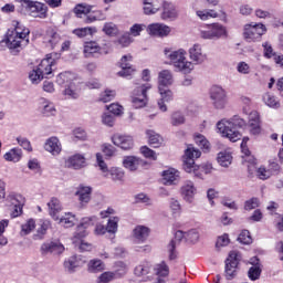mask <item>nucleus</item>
I'll use <instances>...</instances> for the list:
<instances>
[{
	"label": "nucleus",
	"mask_w": 283,
	"mask_h": 283,
	"mask_svg": "<svg viewBox=\"0 0 283 283\" xmlns=\"http://www.w3.org/2000/svg\"><path fill=\"white\" fill-rule=\"evenodd\" d=\"M12 27L8 29L2 43H6L11 52L18 53L30 44V29L17 20L12 21Z\"/></svg>",
	"instance_id": "f257e3e1"
},
{
	"label": "nucleus",
	"mask_w": 283,
	"mask_h": 283,
	"mask_svg": "<svg viewBox=\"0 0 283 283\" xmlns=\"http://www.w3.org/2000/svg\"><path fill=\"white\" fill-rule=\"evenodd\" d=\"M201 156L202 153L199 149L192 145L188 146L184 156V169L187 174H195L197 178H200L201 176H208V174L213 171V166L211 164H203L201 166L196 165V158H200Z\"/></svg>",
	"instance_id": "f03ea898"
},
{
	"label": "nucleus",
	"mask_w": 283,
	"mask_h": 283,
	"mask_svg": "<svg viewBox=\"0 0 283 283\" xmlns=\"http://www.w3.org/2000/svg\"><path fill=\"white\" fill-rule=\"evenodd\" d=\"M54 56H56L54 53L46 54V56L41 60L36 67L29 73V80L31 83H33V85H39L43 78L54 76L53 72L56 67V63L59 62V60H56Z\"/></svg>",
	"instance_id": "7ed1b4c3"
},
{
	"label": "nucleus",
	"mask_w": 283,
	"mask_h": 283,
	"mask_svg": "<svg viewBox=\"0 0 283 283\" xmlns=\"http://www.w3.org/2000/svg\"><path fill=\"white\" fill-rule=\"evenodd\" d=\"M247 127V122L240 116L235 115L232 120H220L217 123V128L224 138H229L231 143H238L242 138V134L238 130Z\"/></svg>",
	"instance_id": "20e7f679"
},
{
	"label": "nucleus",
	"mask_w": 283,
	"mask_h": 283,
	"mask_svg": "<svg viewBox=\"0 0 283 283\" xmlns=\"http://www.w3.org/2000/svg\"><path fill=\"white\" fill-rule=\"evenodd\" d=\"M164 54L169 60L170 65H174L177 72H182L184 74H191V72L193 71V63L187 61V51H185V49H179L172 52L169 49H165Z\"/></svg>",
	"instance_id": "39448f33"
},
{
	"label": "nucleus",
	"mask_w": 283,
	"mask_h": 283,
	"mask_svg": "<svg viewBox=\"0 0 283 283\" xmlns=\"http://www.w3.org/2000/svg\"><path fill=\"white\" fill-rule=\"evenodd\" d=\"M266 34V25L263 23H250L245 24L243 28V39L248 43H255L262 41V36Z\"/></svg>",
	"instance_id": "423d86ee"
},
{
	"label": "nucleus",
	"mask_w": 283,
	"mask_h": 283,
	"mask_svg": "<svg viewBox=\"0 0 283 283\" xmlns=\"http://www.w3.org/2000/svg\"><path fill=\"white\" fill-rule=\"evenodd\" d=\"M151 90V84H140L137 86L130 95L132 104L135 107V109H140L142 107H145L149 101L147 97V92Z\"/></svg>",
	"instance_id": "0eeeda50"
},
{
	"label": "nucleus",
	"mask_w": 283,
	"mask_h": 283,
	"mask_svg": "<svg viewBox=\"0 0 283 283\" xmlns=\"http://www.w3.org/2000/svg\"><path fill=\"white\" fill-rule=\"evenodd\" d=\"M20 3H24L27 12L33 19H48V6L43 2L32 0H17Z\"/></svg>",
	"instance_id": "6e6552de"
},
{
	"label": "nucleus",
	"mask_w": 283,
	"mask_h": 283,
	"mask_svg": "<svg viewBox=\"0 0 283 283\" xmlns=\"http://www.w3.org/2000/svg\"><path fill=\"white\" fill-rule=\"evenodd\" d=\"M201 39H222L227 36V28L220 23L208 24L205 30L200 31Z\"/></svg>",
	"instance_id": "1a4fd4ad"
},
{
	"label": "nucleus",
	"mask_w": 283,
	"mask_h": 283,
	"mask_svg": "<svg viewBox=\"0 0 283 283\" xmlns=\"http://www.w3.org/2000/svg\"><path fill=\"white\" fill-rule=\"evenodd\" d=\"M210 98L216 109H224L227 107V92L218 85H214L210 90Z\"/></svg>",
	"instance_id": "9d476101"
},
{
	"label": "nucleus",
	"mask_w": 283,
	"mask_h": 283,
	"mask_svg": "<svg viewBox=\"0 0 283 283\" xmlns=\"http://www.w3.org/2000/svg\"><path fill=\"white\" fill-rule=\"evenodd\" d=\"M132 61H134V56L132 54L122 56L118 62V67H120V71L117 72V76H120L122 78H129V76L136 72V67L132 65Z\"/></svg>",
	"instance_id": "9b49d317"
},
{
	"label": "nucleus",
	"mask_w": 283,
	"mask_h": 283,
	"mask_svg": "<svg viewBox=\"0 0 283 283\" xmlns=\"http://www.w3.org/2000/svg\"><path fill=\"white\" fill-rule=\"evenodd\" d=\"M239 263H240V253L238 251L230 252L228 259L226 260L227 280H233L235 277Z\"/></svg>",
	"instance_id": "f8f14e48"
},
{
	"label": "nucleus",
	"mask_w": 283,
	"mask_h": 283,
	"mask_svg": "<svg viewBox=\"0 0 283 283\" xmlns=\"http://www.w3.org/2000/svg\"><path fill=\"white\" fill-rule=\"evenodd\" d=\"M115 214L116 210H114V208H107L106 210L99 212L101 218H108V221L106 223L107 233H116L118 231V222H120V218L111 217Z\"/></svg>",
	"instance_id": "ddd939ff"
},
{
	"label": "nucleus",
	"mask_w": 283,
	"mask_h": 283,
	"mask_svg": "<svg viewBox=\"0 0 283 283\" xmlns=\"http://www.w3.org/2000/svg\"><path fill=\"white\" fill-rule=\"evenodd\" d=\"M281 169L280 164L276 161H269L268 168L264 166L258 168V166H255L254 174H256L259 178L261 176H263V178H271V176H277Z\"/></svg>",
	"instance_id": "4468645a"
},
{
	"label": "nucleus",
	"mask_w": 283,
	"mask_h": 283,
	"mask_svg": "<svg viewBox=\"0 0 283 283\" xmlns=\"http://www.w3.org/2000/svg\"><path fill=\"white\" fill-rule=\"evenodd\" d=\"M198 193V188H196V185H193L192 181L186 182L180 188V195L182 200L187 202L188 205H193V201L196 200V196Z\"/></svg>",
	"instance_id": "2eb2a0df"
},
{
	"label": "nucleus",
	"mask_w": 283,
	"mask_h": 283,
	"mask_svg": "<svg viewBox=\"0 0 283 283\" xmlns=\"http://www.w3.org/2000/svg\"><path fill=\"white\" fill-rule=\"evenodd\" d=\"M123 165L129 171H138V169H145L149 167V163L143 160L136 156H127L124 158Z\"/></svg>",
	"instance_id": "dca6fc26"
},
{
	"label": "nucleus",
	"mask_w": 283,
	"mask_h": 283,
	"mask_svg": "<svg viewBox=\"0 0 283 283\" xmlns=\"http://www.w3.org/2000/svg\"><path fill=\"white\" fill-rule=\"evenodd\" d=\"M96 222H98V218L95 216L83 218L75 231L76 238H87L86 229H90V227H94V224H96Z\"/></svg>",
	"instance_id": "f3484780"
},
{
	"label": "nucleus",
	"mask_w": 283,
	"mask_h": 283,
	"mask_svg": "<svg viewBox=\"0 0 283 283\" xmlns=\"http://www.w3.org/2000/svg\"><path fill=\"white\" fill-rule=\"evenodd\" d=\"M147 32L150 34V36H159L163 39L165 36H169L171 33V28L164 23H151L148 25Z\"/></svg>",
	"instance_id": "a211bd4d"
},
{
	"label": "nucleus",
	"mask_w": 283,
	"mask_h": 283,
	"mask_svg": "<svg viewBox=\"0 0 283 283\" xmlns=\"http://www.w3.org/2000/svg\"><path fill=\"white\" fill-rule=\"evenodd\" d=\"M247 127L251 136H260V134H262V120H260V115L258 113L250 114Z\"/></svg>",
	"instance_id": "6ab92c4d"
},
{
	"label": "nucleus",
	"mask_w": 283,
	"mask_h": 283,
	"mask_svg": "<svg viewBox=\"0 0 283 283\" xmlns=\"http://www.w3.org/2000/svg\"><path fill=\"white\" fill-rule=\"evenodd\" d=\"M57 85H61V87H66L64 90L65 96H72V72L65 71L57 75L56 77Z\"/></svg>",
	"instance_id": "aec40b11"
},
{
	"label": "nucleus",
	"mask_w": 283,
	"mask_h": 283,
	"mask_svg": "<svg viewBox=\"0 0 283 283\" xmlns=\"http://www.w3.org/2000/svg\"><path fill=\"white\" fill-rule=\"evenodd\" d=\"M113 145L120 147V149L127 150L134 147V138L129 135L115 134L112 137Z\"/></svg>",
	"instance_id": "412c9836"
},
{
	"label": "nucleus",
	"mask_w": 283,
	"mask_h": 283,
	"mask_svg": "<svg viewBox=\"0 0 283 283\" xmlns=\"http://www.w3.org/2000/svg\"><path fill=\"white\" fill-rule=\"evenodd\" d=\"M241 151L247 157L244 159L243 165L247 166L250 176H253V174H255V167L258 166V159H255V157L251 156V150H249V146L247 144L241 145Z\"/></svg>",
	"instance_id": "4be33fe9"
},
{
	"label": "nucleus",
	"mask_w": 283,
	"mask_h": 283,
	"mask_svg": "<svg viewBox=\"0 0 283 283\" xmlns=\"http://www.w3.org/2000/svg\"><path fill=\"white\" fill-rule=\"evenodd\" d=\"M75 196L78 199L80 207H85L92 200V187L80 186L76 189Z\"/></svg>",
	"instance_id": "5701e85b"
},
{
	"label": "nucleus",
	"mask_w": 283,
	"mask_h": 283,
	"mask_svg": "<svg viewBox=\"0 0 283 283\" xmlns=\"http://www.w3.org/2000/svg\"><path fill=\"white\" fill-rule=\"evenodd\" d=\"M45 151H49L52 156H59L61 151H63V147L61 145V140L57 137L53 136L45 140L44 143Z\"/></svg>",
	"instance_id": "b1692460"
},
{
	"label": "nucleus",
	"mask_w": 283,
	"mask_h": 283,
	"mask_svg": "<svg viewBox=\"0 0 283 283\" xmlns=\"http://www.w3.org/2000/svg\"><path fill=\"white\" fill-rule=\"evenodd\" d=\"M250 264H252V266L248 271V276L252 282H255V280H260V275H262V265L260 264V260L255 256L250 259Z\"/></svg>",
	"instance_id": "393cba45"
},
{
	"label": "nucleus",
	"mask_w": 283,
	"mask_h": 283,
	"mask_svg": "<svg viewBox=\"0 0 283 283\" xmlns=\"http://www.w3.org/2000/svg\"><path fill=\"white\" fill-rule=\"evenodd\" d=\"M43 43H46V45L54 49L59 43H61V35L54 29L50 28L44 34Z\"/></svg>",
	"instance_id": "a878e982"
},
{
	"label": "nucleus",
	"mask_w": 283,
	"mask_h": 283,
	"mask_svg": "<svg viewBox=\"0 0 283 283\" xmlns=\"http://www.w3.org/2000/svg\"><path fill=\"white\" fill-rule=\"evenodd\" d=\"M158 90L161 96V98L158 101V107L161 112H167V105H165V103L174 101V93L171 92V90H167L163 86H159Z\"/></svg>",
	"instance_id": "bb28decb"
},
{
	"label": "nucleus",
	"mask_w": 283,
	"mask_h": 283,
	"mask_svg": "<svg viewBox=\"0 0 283 283\" xmlns=\"http://www.w3.org/2000/svg\"><path fill=\"white\" fill-rule=\"evenodd\" d=\"M149 233H151V230L145 226H137L133 230V238L139 243L143 244V242H146L149 238Z\"/></svg>",
	"instance_id": "cd10ccee"
},
{
	"label": "nucleus",
	"mask_w": 283,
	"mask_h": 283,
	"mask_svg": "<svg viewBox=\"0 0 283 283\" xmlns=\"http://www.w3.org/2000/svg\"><path fill=\"white\" fill-rule=\"evenodd\" d=\"M178 17V12L176 11V7L171 2L165 1L163 3V13L161 19L167 21V19H176Z\"/></svg>",
	"instance_id": "c85d7f7f"
},
{
	"label": "nucleus",
	"mask_w": 283,
	"mask_h": 283,
	"mask_svg": "<svg viewBox=\"0 0 283 283\" xmlns=\"http://www.w3.org/2000/svg\"><path fill=\"white\" fill-rule=\"evenodd\" d=\"M189 56L195 63H202L205 59H207V55L202 54V46H200V44H193V46L189 49Z\"/></svg>",
	"instance_id": "c756f323"
},
{
	"label": "nucleus",
	"mask_w": 283,
	"mask_h": 283,
	"mask_svg": "<svg viewBox=\"0 0 283 283\" xmlns=\"http://www.w3.org/2000/svg\"><path fill=\"white\" fill-rule=\"evenodd\" d=\"M49 207V216L53 218V220H59V213H61V201L56 198H51V200L48 202Z\"/></svg>",
	"instance_id": "7c9ffc66"
},
{
	"label": "nucleus",
	"mask_w": 283,
	"mask_h": 283,
	"mask_svg": "<svg viewBox=\"0 0 283 283\" xmlns=\"http://www.w3.org/2000/svg\"><path fill=\"white\" fill-rule=\"evenodd\" d=\"M146 136L148 138L150 147L157 149L158 147H160V145H163V136H160V134L156 133L155 130H146Z\"/></svg>",
	"instance_id": "2f4dec72"
},
{
	"label": "nucleus",
	"mask_w": 283,
	"mask_h": 283,
	"mask_svg": "<svg viewBox=\"0 0 283 283\" xmlns=\"http://www.w3.org/2000/svg\"><path fill=\"white\" fill-rule=\"evenodd\" d=\"M182 240H186V232H184L182 230H178L175 232V241H170L168 249H169V259L170 260H175L176 259V254H174V249H176V244L177 242H182Z\"/></svg>",
	"instance_id": "473e14b6"
},
{
	"label": "nucleus",
	"mask_w": 283,
	"mask_h": 283,
	"mask_svg": "<svg viewBox=\"0 0 283 283\" xmlns=\"http://www.w3.org/2000/svg\"><path fill=\"white\" fill-rule=\"evenodd\" d=\"M158 81L159 87H167L168 85H171L174 83V75L171 74V71L164 70L159 72Z\"/></svg>",
	"instance_id": "72a5a7b5"
},
{
	"label": "nucleus",
	"mask_w": 283,
	"mask_h": 283,
	"mask_svg": "<svg viewBox=\"0 0 283 283\" xmlns=\"http://www.w3.org/2000/svg\"><path fill=\"white\" fill-rule=\"evenodd\" d=\"M23 158V150L21 148H12L4 154V160L8 163H19Z\"/></svg>",
	"instance_id": "f704fd0d"
},
{
	"label": "nucleus",
	"mask_w": 283,
	"mask_h": 283,
	"mask_svg": "<svg viewBox=\"0 0 283 283\" xmlns=\"http://www.w3.org/2000/svg\"><path fill=\"white\" fill-rule=\"evenodd\" d=\"M40 107L42 109L43 116H54L56 114V107L54 106V103L45 98H42Z\"/></svg>",
	"instance_id": "c9c22d12"
},
{
	"label": "nucleus",
	"mask_w": 283,
	"mask_h": 283,
	"mask_svg": "<svg viewBox=\"0 0 283 283\" xmlns=\"http://www.w3.org/2000/svg\"><path fill=\"white\" fill-rule=\"evenodd\" d=\"M83 238L85 237H76V234H74V239H73L74 247H76V249H78L80 251H92L93 249L92 243L85 241V239Z\"/></svg>",
	"instance_id": "e433bc0d"
},
{
	"label": "nucleus",
	"mask_w": 283,
	"mask_h": 283,
	"mask_svg": "<svg viewBox=\"0 0 283 283\" xmlns=\"http://www.w3.org/2000/svg\"><path fill=\"white\" fill-rule=\"evenodd\" d=\"M196 14L201 21H209V19H218L219 17L218 11L213 9L198 10L196 11Z\"/></svg>",
	"instance_id": "4c0bfd02"
},
{
	"label": "nucleus",
	"mask_w": 283,
	"mask_h": 283,
	"mask_svg": "<svg viewBox=\"0 0 283 283\" xmlns=\"http://www.w3.org/2000/svg\"><path fill=\"white\" fill-rule=\"evenodd\" d=\"M193 140L196 145H198V147L202 149V151H209V149L211 148V144L207 140V137H205V135L202 134H199V133L195 134Z\"/></svg>",
	"instance_id": "58836bf2"
},
{
	"label": "nucleus",
	"mask_w": 283,
	"mask_h": 283,
	"mask_svg": "<svg viewBox=\"0 0 283 283\" xmlns=\"http://www.w3.org/2000/svg\"><path fill=\"white\" fill-rule=\"evenodd\" d=\"M94 21H105V13L101 10H92L88 12L85 19V23H94Z\"/></svg>",
	"instance_id": "ea45409f"
},
{
	"label": "nucleus",
	"mask_w": 283,
	"mask_h": 283,
	"mask_svg": "<svg viewBox=\"0 0 283 283\" xmlns=\"http://www.w3.org/2000/svg\"><path fill=\"white\" fill-rule=\"evenodd\" d=\"M154 272L158 277H168L169 276V265L161 261L160 263L155 264Z\"/></svg>",
	"instance_id": "a19ab883"
},
{
	"label": "nucleus",
	"mask_w": 283,
	"mask_h": 283,
	"mask_svg": "<svg viewBox=\"0 0 283 283\" xmlns=\"http://www.w3.org/2000/svg\"><path fill=\"white\" fill-rule=\"evenodd\" d=\"M52 227V223H50V220H42L40 221V227L36 230V234H34L35 240H43V235L48 233V229Z\"/></svg>",
	"instance_id": "79ce46f5"
},
{
	"label": "nucleus",
	"mask_w": 283,
	"mask_h": 283,
	"mask_svg": "<svg viewBox=\"0 0 283 283\" xmlns=\"http://www.w3.org/2000/svg\"><path fill=\"white\" fill-rule=\"evenodd\" d=\"M150 272H151V263H149L147 261L140 263L139 265H137L135 268V275H137V277H143L144 275H149Z\"/></svg>",
	"instance_id": "37998d69"
},
{
	"label": "nucleus",
	"mask_w": 283,
	"mask_h": 283,
	"mask_svg": "<svg viewBox=\"0 0 283 283\" xmlns=\"http://www.w3.org/2000/svg\"><path fill=\"white\" fill-rule=\"evenodd\" d=\"M263 102L268 107H272V109H279L280 107V99H277L272 93H265L263 95Z\"/></svg>",
	"instance_id": "c03bdc74"
},
{
	"label": "nucleus",
	"mask_w": 283,
	"mask_h": 283,
	"mask_svg": "<svg viewBox=\"0 0 283 283\" xmlns=\"http://www.w3.org/2000/svg\"><path fill=\"white\" fill-rule=\"evenodd\" d=\"M73 12L78 19H83V17H87L92 12V7L80 3L73 9Z\"/></svg>",
	"instance_id": "a18cd8bd"
},
{
	"label": "nucleus",
	"mask_w": 283,
	"mask_h": 283,
	"mask_svg": "<svg viewBox=\"0 0 283 283\" xmlns=\"http://www.w3.org/2000/svg\"><path fill=\"white\" fill-rule=\"evenodd\" d=\"M36 229V221L34 219H29L27 220L22 226H21V235H30V233Z\"/></svg>",
	"instance_id": "49530a36"
},
{
	"label": "nucleus",
	"mask_w": 283,
	"mask_h": 283,
	"mask_svg": "<svg viewBox=\"0 0 283 283\" xmlns=\"http://www.w3.org/2000/svg\"><path fill=\"white\" fill-rule=\"evenodd\" d=\"M101 52V45L96 41L85 42L84 44V54H97Z\"/></svg>",
	"instance_id": "de8ad7c7"
},
{
	"label": "nucleus",
	"mask_w": 283,
	"mask_h": 283,
	"mask_svg": "<svg viewBox=\"0 0 283 283\" xmlns=\"http://www.w3.org/2000/svg\"><path fill=\"white\" fill-rule=\"evenodd\" d=\"M87 165L85 156L81 154H75L72 157V167L73 169H83Z\"/></svg>",
	"instance_id": "09e8293b"
},
{
	"label": "nucleus",
	"mask_w": 283,
	"mask_h": 283,
	"mask_svg": "<svg viewBox=\"0 0 283 283\" xmlns=\"http://www.w3.org/2000/svg\"><path fill=\"white\" fill-rule=\"evenodd\" d=\"M90 273H101V271H105V264L101 260H91L88 263Z\"/></svg>",
	"instance_id": "8fccbe9b"
},
{
	"label": "nucleus",
	"mask_w": 283,
	"mask_h": 283,
	"mask_svg": "<svg viewBox=\"0 0 283 283\" xmlns=\"http://www.w3.org/2000/svg\"><path fill=\"white\" fill-rule=\"evenodd\" d=\"M143 4L144 14L147 15L156 14L160 10V6L154 4V1H146Z\"/></svg>",
	"instance_id": "3c124183"
},
{
	"label": "nucleus",
	"mask_w": 283,
	"mask_h": 283,
	"mask_svg": "<svg viewBox=\"0 0 283 283\" xmlns=\"http://www.w3.org/2000/svg\"><path fill=\"white\" fill-rule=\"evenodd\" d=\"M102 30L107 36H117L118 34V27L113 22H106Z\"/></svg>",
	"instance_id": "603ef678"
},
{
	"label": "nucleus",
	"mask_w": 283,
	"mask_h": 283,
	"mask_svg": "<svg viewBox=\"0 0 283 283\" xmlns=\"http://www.w3.org/2000/svg\"><path fill=\"white\" fill-rule=\"evenodd\" d=\"M231 160H233L231 154L227 151H221L218 154V163L221 165V167H229V165H231Z\"/></svg>",
	"instance_id": "864d4df0"
},
{
	"label": "nucleus",
	"mask_w": 283,
	"mask_h": 283,
	"mask_svg": "<svg viewBox=\"0 0 283 283\" xmlns=\"http://www.w3.org/2000/svg\"><path fill=\"white\" fill-rule=\"evenodd\" d=\"M8 202H10L13 207H17L19 205H25V198L19 193L11 192L7 197Z\"/></svg>",
	"instance_id": "5fc2aeb1"
},
{
	"label": "nucleus",
	"mask_w": 283,
	"mask_h": 283,
	"mask_svg": "<svg viewBox=\"0 0 283 283\" xmlns=\"http://www.w3.org/2000/svg\"><path fill=\"white\" fill-rule=\"evenodd\" d=\"M262 46L264 59H273V61H275L277 53L273 50V46L269 42L263 43Z\"/></svg>",
	"instance_id": "6e6d98bb"
},
{
	"label": "nucleus",
	"mask_w": 283,
	"mask_h": 283,
	"mask_svg": "<svg viewBox=\"0 0 283 283\" xmlns=\"http://www.w3.org/2000/svg\"><path fill=\"white\" fill-rule=\"evenodd\" d=\"M200 240V233L198 230L192 229L188 232H186V242H190V244H196Z\"/></svg>",
	"instance_id": "4d7b16f0"
},
{
	"label": "nucleus",
	"mask_w": 283,
	"mask_h": 283,
	"mask_svg": "<svg viewBox=\"0 0 283 283\" xmlns=\"http://www.w3.org/2000/svg\"><path fill=\"white\" fill-rule=\"evenodd\" d=\"M115 97H116V91L106 90L101 94L99 101L102 103H109L111 101H114Z\"/></svg>",
	"instance_id": "13d9d810"
},
{
	"label": "nucleus",
	"mask_w": 283,
	"mask_h": 283,
	"mask_svg": "<svg viewBox=\"0 0 283 283\" xmlns=\"http://www.w3.org/2000/svg\"><path fill=\"white\" fill-rule=\"evenodd\" d=\"M238 241L241 244H251L253 242V239L251 238V232H249V230H243L239 237H238Z\"/></svg>",
	"instance_id": "bf43d9fd"
},
{
	"label": "nucleus",
	"mask_w": 283,
	"mask_h": 283,
	"mask_svg": "<svg viewBox=\"0 0 283 283\" xmlns=\"http://www.w3.org/2000/svg\"><path fill=\"white\" fill-rule=\"evenodd\" d=\"M94 32H96V29L93 28H82L73 30V34H75L80 39L87 36V34H93Z\"/></svg>",
	"instance_id": "052dcab7"
},
{
	"label": "nucleus",
	"mask_w": 283,
	"mask_h": 283,
	"mask_svg": "<svg viewBox=\"0 0 283 283\" xmlns=\"http://www.w3.org/2000/svg\"><path fill=\"white\" fill-rule=\"evenodd\" d=\"M73 140H87V132L81 127L75 128L73 130Z\"/></svg>",
	"instance_id": "680f3d73"
},
{
	"label": "nucleus",
	"mask_w": 283,
	"mask_h": 283,
	"mask_svg": "<svg viewBox=\"0 0 283 283\" xmlns=\"http://www.w3.org/2000/svg\"><path fill=\"white\" fill-rule=\"evenodd\" d=\"M133 41L134 40L132 39V35L129 32L124 33L118 39V43H119V45H122V48H129V45H132Z\"/></svg>",
	"instance_id": "e2e57ef3"
},
{
	"label": "nucleus",
	"mask_w": 283,
	"mask_h": 283,
	"mask_svg": "<svg viewBox=\"0 0 283 283\" xmlns=\"http://www.w3.org/2000/svg\"><path fill=\"white\" fill-rule=\"evenodd\" d=\"M258 207H260V199L258 198H251L244 203L245 211H253V209H258Z\"/></svg>",
	"instance_id": "0e129e2a"
},
{
	"label": "nucleus",
	"mask_w": 283,
	"mask_h": 283,
	"mask_svg": "<svg viewBox=\"0 0 283 283\" xmlns=\"http://www.w3.org/2000/svg\"><path fill=\"white\" fill-rule=\"evenodd\" d=\"M140 153L143 154V156L145 158H149L150 160H157L158 156H156V151L151 150L149 147L147 146H143L140 148Z\"/></svg>",
	"instance_id": "69168bd1"
},
{
	"label": "nucleus",
	"mask_w": 283,
	"mask_h": 283,
	"mask_svg": "<svg viewBox=\"0 0 283 283\" xmlns=\"http://www.w3.org/2000/svg\"><path fill=\"white\" fill-rule=\"evenodd\" d=\"M163 178H180V171L176 168H168L161 172Z\"/></svg>",
	"instance_id": "338daca9"
},
{
	"label": "nucleus",
	"mask_w": 283,
	"mask_h": 283,
	"mask_svg": "<svg viewBox=\"0 0 283 283\" xmlns=\"http://www.w3.org/2000/svg\"><path fill=\"white\" fill-rule=\"evenodd\" d=\"M185 123V116L180 112H175L171 115V124L175 126L182 125Z\"/></svg>",
	"instance_id": "774afa93"
}]
</instances>
